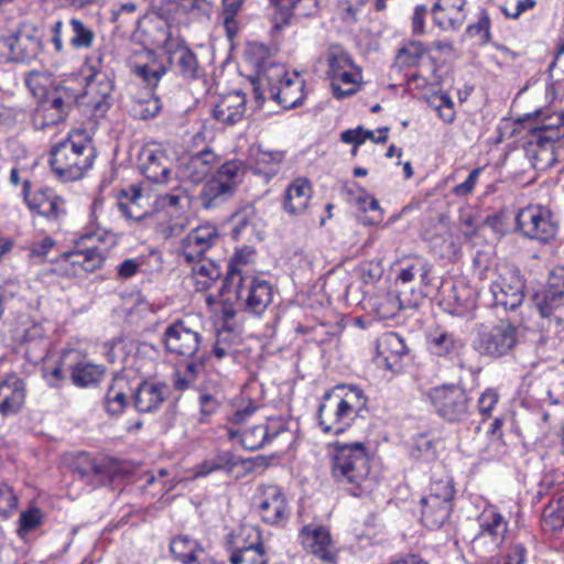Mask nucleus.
<instances>
[{
  "label": "nucleus",
  "instance_id": "nucleus-1",
  "mask_svg": "<svg viewBox=\"0 0 564 564\" xmlns=\"http://www.w3.org/2000/svg\"><path fill=\"white\" fill-rule=\"evenodd\" d=\"M534 126L525 135L523 149L536 171H546L557 162L558 150L564 148V112L534 111Z\"/></svg>",
  "mask_w": 564,
  "mask_h": 564
},
{
  "label": "nucleus",
  "instance_id": "nucleus-2",
  "mask_svg": "<svg viewBox=\"0 0 564 564\" xmlns=\"http://www.w3.org/2000/svg\"><path fill=\"white\" fill-rule=\"evenodd\" d=\"M368 398L354 384H337L325 392L318 405L317 419L323 433L338 435L346 432L360 412L366 409Z\"/></svg>",
  "mask_w": 564,
  "mask_h": 564
},
{
  "label": "nucleus",
  "instance_id": "nucleus-3",
  "mask_svg": "<svg viewBox=\"0 0 564 564\" xmlns=\"http://www.w3.org/2000/svg\"><path fill=\"white\" fill-rule=\"evenodd\" d=\"M95 149L85 130H73L48 152V164L54 175L63 182L80 178L93 166Z\"/></svg>",
  "mask_w": 564,
  "mask_h": 564
},
{
  "label": "nucleus",
  "instance_id": "nucleus-4",
  "mask_svg": "<svg viewBox=\"0 0 564 564\" xmlns=\"http://www.w3.org/2000/svg\"><path fill=\"white\" fill-rule=\"evenodd\" d=\"M332 460L334 479L346 486L351 495L361 496L371 491L370 457L364 443L336 442Z\"/></svg>",
  "mask_w": 564,
  "mask_h": 564
},
{
  "label": "nucleus",
  "instance_id": "nucleus-5",
  "mask_svg": "<svg viewBox=\"0 0 564 564\" xmlns=\"http://www.w3.org/2000/svg\"><path fill=\"white\" fill-rule=\"evenodd\" d=\"M304 85L297 73L290 75L282 64L270 63L258 70L254 97L259 105L269 97L284 109H291L303 104Z\"/></svg>",
  "mask_w": 564,
  "mask_h": 564
},
{
  "label": "nucleus",
  "instance_id": "nucleus-6",
  "mask_svg": "<svg viewBox=\"0 0 564 564\" xmlns=\"http://www.w3.org/2000/svg\"><path fill=\"white\" fill-rule=\"evenodd\" d=\"M224 283L235 294L238 305L254 315H261L272 302L271 283L248 272L235 269Z\"/></svg>",
  "mask_w": 564,
  "mask_h": 564
},
{
  "label": "nucleus",
  "instance_id": "nucleus-7",
  "mask_svg": "<svg viewBox=\"0 0 564 564\" xmlns=\"http://www.w3.org/2000/svg\"><path fill=\"white\" fill-rule=\"evenodd\" d=\"M476 520L479 530L470 541V549L479 558H487L503 544L509 523L494 505H487Z\"/></svg>",
  "mask_w": 564,
  "mask_h": 564
},
{
  "label": "nucleus",
  "instance_id": "nucleus-8",
  "mask_svg": "<svg viewBox=\"0 0 564 564\" xmlns=\"http://www.w3.org/2000/svg\"><path fill=\"white\" fill-rule=\"evenodd\" d=\"M42 48L37 26L22 22L13 30L0 35V58L6 62L30 63Z\"/></svg>",
  "mask_w": 564,
  "mask_h": 564
},
{
  "label": "nucleus",
  "instance_id": "nucleus-9",
  "mask_svg": "<svg viewBox=\"0 0 564 564\" xmlns=\"http://www.w3.org/2000/svg\"><path fill=\"white\" fill-rule=\"evenodd\" d=\"M516 227L524 238L549 243L558 232V219L550 207L530 204L517 213Z\"/></svg>",
  "mask_w": 564,
  "mask_h": 564
},
{
  "label": "nucleus",
  "instance_id": "nucleus-10",
  "mask_svg": "<svg viewBox=\"0 0 564 564\" xmlns=\"http://www.w3.org/2000/svg\"><path fill=\"white\" fill-rule=\"evenodd\" d=\"M30 181L23 182V199L32 214L46 219L53 230H59L67 216L66 200L52 189H40L30 193Z\"/></svg>",
  "mask_w": 564,
  "mask_h": 564
},
{
  "label": "nucleus",
  "instance_id": "nucleus-11",
  "mask_svg": "<svg viewBox=\"0 0 564 564\" xmlns=\"http://www.w3.org/2000/svg\"><path fill=\"white\" fill-rule=\"evenodd\" d=\"M97 240H100V237L96 234L85 235L76 242L73 250L62 253V258L70 267L72 275L82 276L104 265L106 252L96 245Z\"/></svg>",
  "mask_w": 564,
  "mask_h": 564
},
{
  "label": "nucleus",
  "instance_id": "nucleus-12",
  "mask_svg": "<svg viewBox=\"0 0 564 564\" xmlns=\"http://www.w3.org/2000/svg\"><path fill=\"white\" fill-rule=\"evenodd\" d=\"M162 343L170 355L193 359L198 357L197 354L203 344V335L186 321L176 319L165 327Z\"/></svg>",
  "mask_w": 564,
  "mask_h": 564
},
{
  "label": "nucleus",
  "instance_id": "nucleus-13",
  "mask_svg": "<svg viewBox=\"0 0 564 564\" xmlns=\"http://www.w3.org/2000/svg\"><path fill=\"white\" fill-rule=\"evenodd\" d=\"M524 281L520 270L516 267H505L496 280L490 283L489 291L492 304L501 306L505 311H514L524 300Z\"/></svg>",
  "mask_w": 564,
  "mask_h": 564
},
{
  "label": "nucleus",
  "instance_id": "nucleus-14",
  "mask_svg": "<svg viewBox=\"0 0 564 564\" xmlns=\"http://www.w3.org/2000/svg\"><path fill=\"white\" fill-rule=\"evenodd\" d=\"M518 328L507 322H500L491 327H484L478 332L476 347L480 354L491 358L508 355L518 344Z\"/></svg>",
  "mask_w": 564,
  "mask_h": 564
},
{
  "label": "nucleus",
  "instance_id": "nucleus-15",
  "mask_svg": "<svg viewBox=\"0 0 564 564\" xmlns=\"http://www.w3.org/2000/svg\"><path fill=\"white\" fill-rule=\"evenodd\" d=\"M91 73L86 76V86L78 101L91 108L96 117L104 116L112 102V82L96 64L90 66Z\"/></svg>",
  "mask_w": 564,
  "mask_h": 564
},
{
  "label": "nucleus",
  "instance_id": "nucleus-16",
  "mask_svg": "<svg viewBox=\"0 0 564 564\" xmlns=\"http://www.w3.org/2000/svg\"><path fill=\"white\" fill-rule=\"evenodd\" d=\"M51 42L56 53L64 52V36L73 50H88L93 47L96 39L94 30L75 17L67 21H55L51 28Z\"/></svg>",
  "mask_w": 564,
  "mask_h": 564
},
{
  "label": "nucleus",
  "instance_id": "nucleus-17",
  "mask_svg": "<svg viewBox=\"0 0 564 564\" xmlns=\"http://www.w3.org/2000/svg\"><path fill=\"white\" fill-rule=\"evenodd\" d=\"M436 412L448 421L462 419L468 410V398L463 388L456 384H443L427 392Z\"/></svg>",
  "mask_w": 564,
  "mask_h": 564
},
{
  "label": "nucleus",
  "instance_id": "nucleus-18",
  "mask_svg": "<svg viewBox=\"0 0 564 564\" xmlns=\"http://www.w3.org/2000/svg\"><path fill=\"white\" fill-rule=\"evenodd\" d=\"M253 506L268 524H279L289 517V503L283 490L275 485H262L253 497Z\"/></svg>",
  "mask_w": 564,
  "mask_h": 564
},
{
  "label": "nucleus",
  "instance_id": "nucleus-19",
  "mask_svg": "<svg viewBox=\"0 0 564 564\" xmlns=\"http://www.w3.org/2000/svg\"><path fill=\"white\" fill-rule=\"evenodd\" d=\"M219 240L218 229L212 224H205L191 230L180 242L178 258L186 263L203 259L204 253Z\"/></svg>",
  "mask_w": 564,
  "mask_h": 564
},
{
  "label": "nucleus",
  "instance_id": "nucleus-20",
  "mask_svg": "<svg viewBox=\"0 0 564 564\" xmlns=\"http://www.w3.org/2000/svg\"><path fill=\"white\" fill-rule=\"evenodd\" d=\"M63 364L70 372V380L78 388H88L98 384L105 376L104 365L94 364L82 357L76 350L63 352Z\"/></svg>",
  "mask_w": 564,
  "mask_h": 564
},
{
  "label": "nucleus",
  "instance_id": "nucleus-21",
  "mask_svg": "<svg viewBox=\"0 0 564 564\" xmlns=\"http://www.w3.org/2000/svg\"><path fill=\"white\" fill-rule=\"evenodd\" d=\"M406 355L408 347L405 341L397 333H384L376 340L373 360L379 367H384L392 372H399L402 369V360Z\"/></svg>",
  "mask_w": 564,
  "mask_h": 564
},
{
  "label": "nucleus",
  "instance_id": "nucleus-22",
  "mask_svg": "<svg viewBox=\"0 0 564 564\" xmlns=\"http://www.w3.org/2000/svg\"><path fill=\"white\" fill-rule=\"evenodd\" d=\"M173 72L185 80H194L200 77L196 54L188 47L182 39L171 43L165 53Z\"/></svg>",
  "mask_w": 564,
  "mask_h": 564
},
{
  "label": "nucleus",
  "instance_id": "nucleus-23",
  "mask_svg": "<svg viewBox=\"0 0 564 564\" xmlns=\"http://www.w3.org/2000/svg\"><path fill=\"white\" fill-rule=\"evenodd\" d=\"M232 237L248 242L260 241L264 237V223L253 205H245L232 216Z\"/></svg>",
  "mask_w": 564,
  "mask_h": 564
},
{
  "label": "nucleus",
  "instance_id": "nucleus-24",
  "mask_svg": "<svg viewBox=\"0 0 564 564\" xmlns=\"http://www.w3.org/2000/svg\"><path fill=\"white\" fill-rule=\"evenodd\" d=\"M241 346L240 335L231 328H220L216 333L208 359L213 365L234 366L238 361Z\"/></svg>",
  "mask_w": 564,
  "mask_h": 564
},
{
  "label": "nucleus",
  "instance_id": "nucleus-25",
  "mask_svg": "<svg viewBox=\"0 0 564 564\" xmlns=\"http://www.w3.org/2000/svg\"><path fill=\"white\" fill-rule=\"evenodd\" d=\"M274 8L273 22L276 30L291 23L292 18H310L318 12V0H270Z\"/></svg>",
  "mask_w": 564,
  "mask_h": 564
},
{
  "label": "nucleus",
  "instance_id": "nucleus-26",
  "mask_svg": "<svg viewBox=\"0 0 564 564\" xmlns=\"http://www.w3.org/2000/svg\"><path fill=\"white\" fill-rule=\"evenodd\" d=\"M466 0H436L431 8L433 23L443 31H456L466 20Z\"/></svg>",
  "mask_w": 564,
  "mask_h": 564
},
{
  "label": "nucleus",
  "instance_id": "nucleus-27",
  "mask_svg": "<svg viewBox=\"0 0 564 564\" xmlns=\"http://www.w3.org/2000/svg\"><path fill=\"white\" fill-rule=\"evenodd\" d=\"M169 392V387L165 383L144 380L132 393L133 405L140 413L156 412L165 402Z\"/></svg>",
  "mask_w": 564,
  "mask_h": 564
},
{
  "label": "nucleus",
  "instance_id": "nucleus-28",
  "mask_svg": "<svg viewBox=\"0 0 564 564\" xmlns=\"http://www.w3.org/2000/svg\"><path fill=\"white\" fill-rule=\"evenodd\" d=\"M141 173L152 183H167L172 177V163L160 149L145 148L141 153Z\"/></svg>",
  "mask_w": 564,
  "mask_h": 564
},
{
  "label": "nucleus",
  "instance_id": "nucleus-29",
  "mask_svg": "<svg viewBox=\"0 0 564 564\" xmlns=\"http://www.w3.org/2000/svg\"><path fill=\"white\" fill-rule=\"evenodd\" d=\"M143 202L142 191L137 186H130L119 195L117 207L130 225H143L152 217Z\"/></svg>",
  "mask_w": 564,
  "mask_h": 564
},
{
  "label": "nucleus",
  "instance_id": "nucleus-30",
  "mask_svg": "<svg viewBox=\"0 0 564 564\" xmlns=\"http://www.w3.org/2000/svg\"><path fill=\"white\" fill-rule=\"evenodd\" d=\"M303 547L324 563L334 560V547L329 531L322 525H306L300 533Z\"/></svg>",
  "mask_w": 564,
  "mask_h": 564
},
{
  "label": "nucleus",
  "instance_id": "nucleus-31",
  "mask_svg": "<svg viewBox=\"0 0 564 564\" xmlns=\"http://www.w3.org/2000/svg\"><path fill=\"white\" fill-rule=\"evenodd\" d=\"M25 401V383L17 375L0 377V413L3 416L17 414Z\"/></svg>",
  "mask_w": 564,
  "mask_h": 564
},
{
  "label": "nucleus",
  "instance_id": "nucleus-32",
  "mask_svg": "<svg viewBox=\"0 0 564 564\" xmlns=\"http://www.w3.org/2000/svg\"><path fill=\"white\" fill-rule=\"evenodd\" d=\"M219 163L218 155L206 148L192 155L180 167V175L193 184L202 183Z\"/></svg>",
  "mask_w": 564,
  "mask_h": 564
},
{
  "label": "nucleus",
  "instance_id": "nucleus-33",
  "mask_svg": "<svg viewBox=\"0 0 564 564\" xmlns=\"http://www.w3.org/2000/svg\"><path fill=\"white\" fill-rule=\"evenodd\" d=\"M313 196L311 182L306 177H297L293 180L284 192L283 210L291 215H302L308 208Z\"/></svg>",
  "mask_w": 564,
  "mask_h": 564
},
{
  "label": "nucleus",
  "instance_id": "nucleus-34",
  "mask_svg": "<svg viewBox=\"0 0 564 564\" xmlns=\"http://www.w3.org/2000/svg\"><path fill=\"white\" fill-rule=\"evenodd\" d=\"M284 152L252 149L250 154L251 171L269 183L281 170Z\"/></svg>",
  "mask_w": 564,
  "mask_h": 564
},
{
  "label": "nucleus",
  "instance_id": "nucleus-35",
  "mask_svg": "<svg viewBox=\"0 0 564 564\" xmlns=\"http://www.w3.org/2000/svg\"><path fill=\"white\" fill-rule=\"evenodd\" d=\"M246 95L232 91L223 96L214 106L213 116L225 124H235L242 120L246 112Z\"/></svg>",
  "mask_w": 564,
  "mask_h": 564
},
{
  "label": "nucleus",
  "instance_id": "nucleus-36",
  "mask_svg": "<svg viewBox=\"0 0 564 564\" xmlns=\"http://www.w3.org/2000/svg\"><path fill=\"white\" fill-rule=\"evenodd\" d=\"M242 459L229 449H219L196 466L194 477H207L213 473L232 474Z\"/></svg>",
  "mask_w": 564,
  "mask_h": 564
},
{
  "label": "nucleus",
  "instance_id": "nucleus-37",
  "mask_svg": "<svg viewBox=\"0 0 564 564\" xmlns=\"http://www.w3.org/2000/svg\"><path fill=\"white\" fill-rule=\"evenodd\" d=\"M427 343L432 355L443 357L447 360L457 358L464 348L463 340L446 330L430 335Z\"/></svg>",
  "mask_w": 564,
  "mask_h": 564
},
{
  "label": "nucleus",
  "instance_id": "nucleus-38",
  "mask_svg": "<svg viewBox=\"0 0 564 564\" xmlns=\"http://www.w3.org/2000/svg\"><path fill=\"white\" fill-rule=\"evenodd\" d=\"M422 523L431 530L440 529L448 519L453 510V503L442 502V500L421 499Z\"/></svg>",
  "mask_w": 564,
  "mask_h": 564
},
{
  "label": "nucleus",
  "instance_id": "nucleus-39",
  "mask_svg": "<svg viewBox=\"0 0 564 564\" xmlns=\"http://www.w3.org/2000/svg\"><path fill=\"white\" fill-rule=\"evenodd\" d=\"M251 531L254 533V541L234 550L229 556L230 564H269V556L259 532L254 529Z\"/></svg>",
  "mask_w": 564,
  "mask_h": 564
},
{
  "label": "nucleus",
  "instance_id": "nucleus-40",
  "mask_svg": "<svg viewBox=\"0 0 564 564\" xmlns=\"http://www.w3.org/2000/svg\"><path fill=\"white\" fill-rule=\"evenodd\" d=\"M123 377L115 378L105 395V409L110 415H118L127 408L131 393Z\"/></svg>",
  "mask_w": 564,
  "mask_h": 564
},
{
  "label": "nucleus",
  "instance_id": "nucleus-41",
  "mask_svg": "<svg viewBox=\"0 0 564 564\" xmlns=\"http://www.w3.org/2000/svg\"><path fill=\"white\" fill-rule=\"evenodd\" d=\"M231 185L221 183L215 176L205 183L199 193V203L204 209L216 208L228 200L232 195Z\"/></svg>",
  "mask_w": 564,
  "mask_h": 564
},
{
  "label": "nucleus",
  "instance_id": "nucleus-42",
  "mask_svg": "<svg viewBox=\"0 0 564 564\" xmlns=\"http://www.w3.org/2000/svg\"><path fill=\"white\" fill-rule=\"evenodd\" d=\"M143 35L149 45L163 48L165 53L172 42L180 40V37L172 36L169 23L161 18L150 20L143 30Z\"/></svg>",
  "mask_w": 564,
  "mask_h": 564
},
{
  "label": "nucleus",
  "instance_id": "nucleus-43",
  "mask_svg": "<svg viewBox=\"0 0 564 564\" xmlns=\"http://www.w3.org/2000/svg\"><path fill=\"white\" fill-rule=\"evenodd\" d=\"M192 280L198 292L209 290L220 276L219 267L212 260L199 259L193 262Z\"/></svg>",
  "mask_w": 564,
  "mask_h": 564
},
{
  "label": "nucleus",
  "instance_id": "nucleus-44",
  "mask_svg": "<svg viewBox=\"0 0 564 564\" xmlns=\"http://www.w3.org/2000/svg\"><path fill=\"white\" fill-rule=\"evenodd\" d=\"M360 80L361 72L355 64L351 65V69H345L337 73L336 76L330 78L334 97L343 99L354 95L357 91V86Z\"/></svg>",
  "mask_w": 564,
  "mask_h": 564
},
{
  "label": "nucleus",
  "instance_id": "nucleus-45",
  "mask_svg": "<svg viewBox=\"0 0 564 564\" xmlns=\"http://www.w3.org/2000/svg\"><path fill=\"white\" fill-rule=\"evenodd\" d=\"M170 550L173 556L183 564H194L204 554L198 542L188 535L175 536L170 543Z\"/></svg>",
  "mask_w": 564,
  "mask_h": 564
},
{
  "label": "nucleus",
  "instance_id": "nucleus-46",
  "mask_svg": "<svg viewBox=\"0 0 564 564\" xmlns=\"http://www.w3.org/2000/svg\"><path fill=\"white\" fill-rule=\"evenodd\" d=\"M204 366L203 357H195L185 365L175 369L172 375V384L177 391L191 389L197 381L200 370Z\"/></svg>",
  "mask_w": 564,
  "mask_h": 564
},
{
  "label": "nucleus",
  "instance_id": "nucleus-47",
  "mask_svg": "<svg viewBox=\"0 0 564 564\" xmlns=\"http://www.w3.org/2000/svg\"><path fill=\"white\" fill-rule=\"evenodd\" d=\"M245 0H221L220 19L227 37L234 40L240 31L238 14Z\"/></svg>",
  "mask_w": 564,
  "mask_h": 564
},
{
  "label": "nucleus",
  "instance_id": "nucleus-48",
  "mask_svg": "<svg viewBox=\"0 0 564 564\" xmlns=\"http://www.w3.org/2000/svg\"><path fill=\"white\" fill-rule=\"evenodd\" d=\"M429 48L420 41H409L397 53L394 64L400 67H417Z\"/></svg>",
  "mask_w": 564,
  "mask_h": 564
},
{
  "label": "nucleus",
  "instance_id": "nucleus-49",
  "mask_svg": "<svg viewBox=\"0 0 564 564\" xmlns=\"http://www.w3.org/2000/svg\"><path fill=\"white\" fill-rule=\"evenodd\" d=\"M246 167L240 160H229L221 164L214 175L221 183L231 185V191L235 192L237 185L242 181Z\"/></svg>",
  "mask_w": 564,
  "mask_h": 564
},
{
  "label": "nucleus",
  "instance_id": "nucleus-50",
  "mask_svg": "<svg viewBox=\"0 0 564 564\" xmlns=\"http://www.w3.org/2000/svg\"><path fill=\"white\" fill-rule=\"evenodd\" d=\"M563 290H549L543 300L536 306L540 316L549 319L550 323L554 321L556 324H561L562 318L556 316L554 311L563 303Z\"/></svg>",
  "mask_w": 564,
  "mask_h": 564
},
{
  "label": "nucleus",
  "instance_id": "nucleus-51",
  "mask_svg": "<svg viewBox=\"0 0 564 564\" xmlns=\"http://www.w3.org/2000/svg\"><path fill=\"white\" fill-rule=\"evenodd\" d=\"M271 435L270 429L264 425H256L247 429L241 435V444L249 451H257L268 443Z\"/></svg>",
  "mask_w": 564,
  "mask_h": 564
},
{
  "label": "nucleus",
  "instance_id": "nucleus-52",
  "mask_svg": "<svg viewBox=\"0 0 564 564\" xmlns=\"http://www.w3.org/2000/svg\"><path fill=\"white\" fill-rule=\"evenodd\" d=\"M455 489L452 479L448 476L440 479H433L430 486V492L422 499L442 500V502L453 503Z\"/></svg>",
  "mask_w": 564,
  "mask_h": 564
},
{
  "label": "nucleus",
  "instance_id": "nucleus-53",
  "mask_svg": "<svg viewBox=\"0 0 564 564\" xmlns=\"http://www.w3.org/2000/svg\"><path fill=\"white\" fill-rule=\"evenodd\" d=\"M328 61V77L329 79L345 69H351L352 62L351 57L347 52L340 47H330L327 54Z\"/></svg>",
  "mask_w": 564,
  "mask_h": 564
},
{
  "label": "nucleus",
  "instance_id": "nucleus-54",
  "mask_svg": "<svg viewBox=\"0 0 564 564\" xmlns=\"http://www.w3.org/2000/svg\"><path fill=\"white\" fill-rule=\"evenodd\" d=\"M552 89L555 96H564V43L558 47L554 61L550 65Z\"/></svg>",
  "mask_w": 564,
  "mask_h": 564
},
{
  "label": "nucleus",
  "instance_id": "nucleus-55",
  "mask_svg": "<svg viewBox=\"0 0 564 564\" xmlns=\"http://www.w3.org/2000/svg\"><path fill=\"white\" fill-rule=\"evenodd\" d=\"M542 527L545 531L556 532L564 527V508L560 503L549 505L542 513Z\"/></svg>",
  "mask_w": 564,
  "mask_h": 564
},
{
  "label": "nucleus",
  "instance_id": "nucleus-56",
  "mask_svg": "<svg viewBox=\"0 0 564 564\" xmlns=\"http://www.w3.org/2000/svg\"><path fill=\"white\" fill-rule=\"evenodd\" d=\"M466 32L470 37L476 39L478 44H487L490 41V19L487 12L481 11L477 22L469 24Z\"/></svg>",
  "mask_w": 564,
  "mask_h": 564
},
{
  "label": "nucleus",
  "instance_id": "nucleus-57",
  "mask_svg": "<svg viewBox=\"0 0 564 564\" xmlns=\"http://www.w3.org/2000/svg\"><path fill=\"white\" fill-rule=\"evenodd\" d=\"M134 73L149 86L155 87L162 76L166 74V67L160 63L152 62L143 65H137Z\"/></svg>",
  "mask_w": 564,
  "mask_h": 564
},
{
  "label": "nucleus",
  "instance_id": "nucleus-58",
  "mask_svg": "<svg viewBox=\"0 0 564 564\" xmlns=\"http://www.w3.org/2000/svg\"><path fill=\"white\" fill-rule=\"evenodd\" d=\"M162 108L161 101L156 96L139 99L133 105V115L140 119H150L155 117Z\"/></svg>",
  "mask_w": 564,
  "mask_h": 564
},
{
  "label": "nucleus",
  "instance_id": "nucleus-59",
  "mask_svg": "<svg viewBox=\"0 0 564 564\" xmlns=\"http://www.w3.org/2000/svg\"><path fill=\"white\" fill-rule=\"evenodd\" d=\"M18 509V497L11 486L6 482L0 484V517L10 518Z\"/></svg>",
  "mask_w": 564,
  "mask_h": 564
},
{
  "label": "nucleus",
  "instance_id": "nucleus-60",
  "mask_svg": "<svg viewBox=\"0 0 564 564\" xmlns=\"http://www.w3.org/2000/svg\"><path fill=\"white\" fill-rule=\"evenodd\" d=\"M42 519L43 513L36 507H32L23 511L19 518L18 534L20 536H24L25 534L34 530L36 527H39L42 523Z\"/></svg>",
  "mask_w": 564,
  "mask_h": 564
},
{
  "label": "nucleus",
  "instance_id": "nucleus-61",
  "mask_svg": "<svg viewBox=\"0 0 564 564\" xmlns=\"http://www.w3.org/2000/svg\"><path fill=\"white\" fill-rule=\"evenodd\" d=\"M158 205L162 208L172 209L174 213H178L185 209L188 206L189 199L185 192H176V193H166L160 195L158 200Z\"/></svg>",
  "mask_w": 564,
  "mask_h": 564
},
{
  "label": "nucleus",
  "instance_id": "nucleus-62",
  "mask_svg": "<svg viewBox=\"0 0 564 564\" xmlns=\"http://www.w3.org/2000/svg\"><path fill=\"white\" fill-rule=\"evenodd\" d=\"M417 271H421L422 278H425L430 271L429 263L421 258H415L414 261L402 267L397 279L403 284L410 283L414 280Z\"/></svg>",
  "mask_w": 564,
  "mask_h": 564
},
{
  "label": "nucleus",
  "instance_id": "nucleus-63",
  "mask_svg": "<svg viewBox=\"0 0 564 564\" xmlns=\"http://www.w3.org/2000/svg\"><path fill=\"white\" fill-rule=\"evenodd\" d=\"M484 169L482 167H476L470 171L467 178L457 184L452 188V194L459 198L468 197L474 193V189L479 181V176L481 175Z\"/></svg>",
  "mask_w": 564,
  "mask_h": 564
},
{
  "label": "nucleus",
  "instance_id": "nucleus-64",
  "mask_svg": "<svg viewBox=\"0 0 564 564\" xmlns=\"http://www.w3.org/2000/svg\"><path fill=\"white\" fill-rule=\"evenodd\" d=\"M253 256L254 249L250 246H245L237 249L229 261L227 275L230 274L235 269L241 272H247L245 267L252 262Z\"/></svg>",
  "mask_w": 564,
  "mask_h": 564
}]
</instances>
